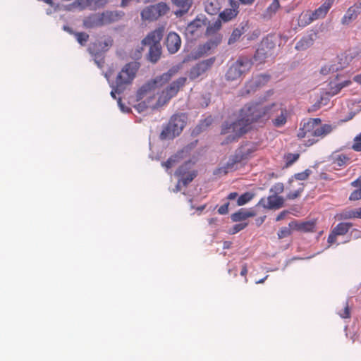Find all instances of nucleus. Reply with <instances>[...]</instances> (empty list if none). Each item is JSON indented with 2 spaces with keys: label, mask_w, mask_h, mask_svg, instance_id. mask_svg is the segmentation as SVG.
<instances>
[{
  "label": "nucleus",
  "mask_w": 361,
  "mask_h": 361,
  "mask_svg": "<svg viewBox=\"0 0 361 361\" xmlns=\"http://www.w3.org/2000/svg\"><path fill=\"white\" fill-rule=\"evenodd\" d=\"M357 11H355L350 6L346 11V13L342 18L341 24L343 25H348L350 24L357 18L358 15L360 14Z\"/></svg>",
  "instance_id": "23"
},
{
  "label": "nucleus",
  "mask_w": 361,
  "mask_h": 361,
  "mask_svg": "<svg viewBox=\"0 0 361 361\" xmlns=\"http://www.w3.org/2000/svg\"><path fill=\"white\" fill-rule=\"evenodd\" d=\"M324 98L323 97H321L320 99L317 101L314 105H312L309 109V112H312L317 111L318 109L320 108L321 104L323 101Z\"/></svg>",
  "instance_id": "47"
},
{
  "label": "nucleus",
  "mask_w": 361,
  "mask_h": 361,
  "mask_svg": "<svg viewBox=\"0 0 361 361\" xmlns=\"http://www.w3.org/2000/svg\"><path fill=\"white\" fill-rule=\"evenodd\" d=\"M315 127L319 125L322 122L320 118H310L309 120Z\"/></svg>",
  "instance_id": "59"
},
{
  "label": "nucleus",
  "mask_w": 361,
  "mask_h": 361,
  "mask_svg": "<svg viewBox=\"0 0 361 361\" xmlns=\"http://www.w3.org/2000/svg\"><path fill=\"white\" fill-rule=\"evenodd\" d=\"M231 219L233 222L243 221L246 220L245 210L241 209L231 215Z\"/></svg>",
  "instance_id": "36"
},
{
  "label": "nucleus",
  "mask_w": 361,
  "mask_h": 361,
  "mask_svg": "<svg viewBox=\"0 0 361 361\" xmlns=\"http://www.w3.org/2000/svg\"><path fill=\"white\" fill-rule=\"evenodd\" d=\"M288 213V211H283L282 212H281V213L277 216V217H276V221H279L283 220V219L285 218L286 215Z\"/></svg>",
  "instance_id": "55"
},
{
  "label": "nucleus",
  "mask_w": 361,
  "mask_h": 361,
  "mask_svg": "<svg viewBox=\"0 0 361 361\" xmlns=\"http://www.w3.org/2000/svg\"><path fill=\"white\" fill-rule=\"evenodd\" d=\"M350 200H358L361 199V188L353 191L349 198Z\"/></svg>",
  "instance_id": "44"
},
{
  "label": "nucleus",
  "mask_w": 361,
  "mask_h": 361,
  "mask_svg": "<svg viewBox=\"0 0 361 361\" xmlns=\"http://www.w3.org/2000/svg\"><path fill=\"white\" fill-rule=\"evenodd\" d=\"M172 4L178 8V10L176 11L177 16H183L188 13L190 8L192 0H171Z\"/></svg>",
  "instance_id": "19"
},
{
  "label": "nucleus",
  "mask_w": 361,
  "mask_h": 361,
  "mask_svg": "<svg viewBox=\"0 0 361 361\" xmlns=\"http://www.w3.org/2000/svg\"><path fill=\"white\" fill-rule=\"evenodd\" d=\"M354 214V217H360L361 218V209L357 210H353Z\"/></svg>",
  "instance_id": "64"
},
{
  "label": "nucleus",
  "mask_w": 361,
  "mask_h": 361,
  "mask_svg": "<svg viewBox=\"0 0 361 361\" xmlns=\"http://www.w3.org/2000/svg\"><path fill=\"white\" fill-rule=\"evenodd\" d=\"M187 78L180 77L170 84L159 95L154 107H159L165 105L169 100L175 97L186 83Z\"/></svg>",
  "instance_id": "9"
},
{
  "label": "nucleus",
  "mask_w": 361,
  "mask_h": 361,
  "mask_svg": "<svg viewBox=\"0 0 361 361\" xmlns=\"http://www.w3.org/2000/svg\"><path fill=\"white\" fill-rule=\"evenodd\" d=\"M341 89L342 88H341V85L339 84H338V85H335V87H331V92H326V94L334 95V94H337Z\"/></svg>",
  "instance_id": "51"
},
{
  "label": "nucleus",
  "mask_w": 361,
  "mask_h": 361,
  "mask_svg": "<svg viewBox=\"0 0 361 361\" xmlns=\"http://www.w3.org/2000/svg\"><path fill=\"white\" fill-rule=\"evenodd\" d=\"M139 66L135 62L126 64L121 71L118 73L115 84L116 91L120 94L125 89L126 85H130L135 77Z\"/></svg>",
  "instance_id": "6"
},
{
  "label": "nucleus",
  "mask_w": 361,
  "mask_h": 361,
  "mask_svg": "<svg viewBox=\"0 0 361 361\" xmlns=\"http://www.w3.org/2000/svg\"><path fill=\"white\" fill-rule=\"evenodd\" d=\"M187 119L188 117L184 113L173 114L168 123L163 127L160 139L170 140L178 136L185 128Z\"/></svg>",
  "instance_id": "4"
},
{
  "label": "nucleus",
  "mask_w": 361,
  "mask_h": 361,
  "mask_svg": "<svg viewBox=\"0 0 361 361\" xmlns=\"http://www.w3.org/2000/svg\"><path fill=\"white\" fill-rule=\"evenodd\" d=\"M338 63L336 64V67L338 68V70L343 69L353 60V57L350 54L346 52L343 53L338 56Z\"/></svg>",
  "instance_id": "26"
},
{
  "label": "nucleus",
  "mask_w": 361,
  "mask_h": 361,
  "mask_svg": "<svg viewBox=\"0 0 361 361\" xmlns=\"http://www.w3.org/2000/svg\"><path fill=\"white\" fill-rule=\"evenodd\" d=\"M310 173H311L310 170L306 169L304 172L296 173L295 175V178L297 180H306L309 177Z\"/></svg>",
  "instance_id": "42"
},
{
  "label": "nucleus",
  "mask_w": 361,
  "mask_h": 361,
  "mask_svg": "<svg viewBox=\"0 0 361 361\" xmlns=\"http://www.w3.org/2000/svg\"><path fill=\"white\" fill-rule=\"evenodd\" d=\"M284 200L282 197L276 195H271L268 197V205L263 204L264 207L273 209H279L283 205Z\"/></svg>",
  "instance_id": "21"
},
{
  "label": "nucleus",
  "mask_w": 361,
  "mask_h": 361,
  "mask_svg": "<svg viewBox=\"0 0 361 361\" xmlns=\"http://www.w3.org/2000/svg\"><path fill=\"white\" fill-rule=\"evenodd\" d=\"M164 28L158 27L149 32L147 35L142 40V44L149 46V52L147 59L152 63H156L161 56V46L160 41L163 37Z\"/></svg>",
  "instance_id": "3"
},
{
  "label": "nucleus",
  "mask_w": 361,
  "mask_h": 361,
  "mask_svg": "<svg viewBox=\"0 0 361 361\" xmlns=\"http://www.w3.org/2000/svg\"><path fill=\"white\" fill-rule=\"evenodd\" d=\"M181 45L180 36L176 32H169L166 39V46L171 54L176 53Z\"/></svg>",
  "instance_id": "18"
},
{
  "label": "nucleus",
  "mask_w": 361,
  "mask_h": 361,
  "mask_svg": "<svg viewBox=\"0 0 361 361\" xmlns=\"http://www.w3.org/2000/svg\"><path fill=\"white\" fill-rule=\"evenodd\" d=\"M239 4L234 0H229V8H227V21L235 18L238 13Z\"/></svg>",
  "instance_id": "27"
},
{
  "label": "nucleus",
  "mask_w": 361,
  "mask_h": 361,
  "mask_svg": "<svg viewBox=\"0 0 361 361\" xmlns=\"http://www.w3.org/2000/svg\"><path fill=\"white\" fill-rule=\"evenodd\" d=\"M272 38V36H268L262 40L254 56V59L256 61L262 63L265 61L266 59L271 56V50L275 47V42Z\"/></svg>",
  "instance_id": "10"
},
{
  "label": "nucleus",
  "mask_w": 361,
  "mask_h": 361,
  "mask_svg": "<svg viewBox=\"0 0 361 361\" xmlns=\"http://www.w3.org/2000/svg\"><path fill=\"white\" fill-rule=\"evenodd\" d=\"M288 226L294 230L310 231H312L314 227V223L311 221H306L298 224L295 221H292L289 224Z\"/></svg>",
  "instance_id": "24"
},
{
  "label": "nucleus",
  "mask_w": 361,
  "mask_h": 361,
  "mask_svg": "<svg viewBox=\"0 0 361 361\" xmlns=\"http://www.w3.org/2000/svg\"><path fill=\"white\" fill-rule=\"evenodd\" d=\"M332 130L331 125L325 124L320 128L315 129L312 133V135L315 137L324 136L330 133Z\"/></svg>",
  "instance_id": "30"
},
{
  "label": "nucleus",
  "mask_w": 361,
  "mask_h": 361,
  "mask_svg": "<svg viewBox=\"0 0 361 361\" xmlns=\"http://www.w3.org/2000/svg\"><path fill=\"white\" fill-rule=\"evenodd\" d=\"M348 159V158L345 155H339L335 160V163L337 164L338 166H343L346 161Z\"/></svg>",
  "instance_id": "45"
},
{
  "label": "nucleus",
  "mask_w": 361,
  "mask_h": 361,
  "mask_svg": "<svg viewBox=\"0 0 361 361\" xmlns=\"http://www.w3.org/2000/svg\"><path fill=\"white\" fill-rule=\"evenodd\" d=\"M270 79L269 75H260L253 78L245 87V94H249L251 92L255 91L257 88L264 85ZM245 95V93H243Z\"/></svg>",
  "instance_id": "17"
},
{
  "label": "nucleus",
  "mask_w": 361,
  "mask_h": 361,
  "mask_svg": "<svg viewBox=\"0 0 361 361\" xmlns=\"http://www.w3.org/2000/svg\"><path fill=\"white\" fill-rule=\"evenodd\" d=\"M341 316L343 318H348L350 317V310L348 305H346V307H345L344 313L341 314Z\"/></svg>",
  "instance_id": "58"
},
{
  "label": "nucleus",
  "mask_w": 361,
  "mask_h": 361,
  "mask_svg": "<svg viewBox=\"0 0 361 361\" xmlns=\"http://www.w3.org/2000/svg\"><path fill=\"white\" fill-rule=\"evenodd\" d=\"M210 24L208 25V26ZM207 27V22L205 19L196 18L192 21L186 27V31L192 37H198Z\"/></svg>",
  "instance_id": "16"
},
{
  "label": "nucleus",
  "mask_w": 361,
  "mask_h": 361,
  "mask_svg": "<svg viewBox=\"0 0 361 361\" xmlns=\"http://www.w3.org/2000/svg\"><path fill=\"white\" fill-rule=\"evenodd\" d=\"M317 34L316 32L310 33L307 37H304L300 40L295 48L297 49H305L313 44L314 41L317 39Z\"/></svg>",
  "instance_id": "20"
},
{
  "label": "nucleus",
  "mask_w": 361,
  "mask_h": 361,
  "mask_svg": "<svg viewBox=\"0 0 361 361\" xmlns=\"http://www.w3.org/2000/svg\"><path fill=\"white\" fill-rule=\"evenodd\" d=\"M247 225H248V223H247V222H242L240 224H237L234 225L233 228H230L229 233L232 234V235L235 234L238 232H239V231L243 230L245 228H246Z\"/></svg>",
  "instance_id": "38"
},
{
  "label": "nucleus",
  "mask_w": 361,
  "mask_h": 361,
  "mask_svg": "<svg viewBox=\"0 0 361 361\" xmlns=\"http://www.w3.org/2000/svg\"><path fill=\"white\" fill-rule=\"evenodd\" d=\"M351 226V223H340L334 228L333 231L337 235H345Z\"/></svg>",
  "instance_id": "31"
},
{
  "label": "nucleus",
  "mask_w": 361,
  "mask_h": 361,
  "mask_svg": "<svg viewBox=\"0 0 361 361\" xmlns=\"http://www.w3.org/2000/svg\"><path fill=\"white\" fill-rule=\"evenodd\" d=\"M274 190L276 192H282L283 190V183H278L274 186Z\"/></svg>",
  "instance_id": "56"
},
{
  "label": "nucleus",
  "mask_w": 361,
  "mask_h": 361,
  "mask_svg": "<svg viewBox=\"0 0 361 361\" xmlns=\"http://www.w3.org/2000/svg\"><path fill=\"white\" fill-rule=\"evenodd\" d=\"M176 73V68H171L166 73H163L161 75L157 76L154 79L148 81L137 90L136 95L137 100H141L145 97H147L148 99L147 105H146L145 102H144L143 107H147L148 105H149V99L154 98L155 89L159 86H162L164 84L169 81ZM137 108L139 111H140V109L142 108L141 103L137 105Z\"/></svg>",
  "instance_id": "2"
},
{
  "label": "nucleus",
  "mask_w": 361,
  "mask_h": 361,
  "mask_svg": "<svg viewBox=\"0 0 361 361\" xmlns=\"http://www.w3.org/2000/svg\"><path fill=\"white\" fill-rule=\"evenodd\" d=\"M133 1V0H121V6L126 7L130 5V4Z\"/></svg>",
  "instance_id": "62"
},
{
  "label": "nucleus",
  "mask_w": 361,
  "mask_h": 361,
  "mask_svg": "<svg viewBox=\"0 0 361 361\" xmlns=\"http://www.w3.org/2000/svg\"><path fill=\"white\" fill-rule=\"evenodd\" d=\"M239 197L238 195V192H231L228 196H227V199H228L229 200H235L236 198L238 199V197Z\"/></svg>",
  "instance_id": "57"
},
{
  "label": "nucleus",
  "mask_w": 361,
  "mask_h": 361,
  "mask_svg": "<svg viewBox=\"0 0 361 361\" xmlns=\"http://www.w3.org/2000/svg\"><path fill=\"white\" fill-rule=\"evenodd\" d=\"M335 0H326V1L317 9L315 10L319 18H324L328 13Z\"/></svg>",
  "instance_id": "28"
},
{
  "label": "nucleus",
  "mask_w": 361,
  "mask_h": 361,
  "mask_svg": "<svg viewBox=\"0 0 361 361\" xmlns=\"http://www.w3.org/2000/svg\"><path fill=\"white\" fill-rule=\"evenodd\" d=\"M181 153L180 152L177 154L170 157L166 161L161 163V166L166 168V169H169L172 168L176 164L179 162L181 159Z\"/></svg>",
  "instance_id": "29"
},
{
  "label": "nucleus",
  "mask_w": 361,
  "mask_h": 361,
  "mask_svg": "<svg viewBox=\"0 0 361 361\" xmlns=\"http://www.w3.org/2000/svg\"><path fill=\"white\" fill-rule=\"evenodd\" d=\"M245 32V27L244 25H240L239 27L235 28L228 42H227V44H233L234 43H235L237 41L239 40V39L240 38V37L242 36V35Z\"/></svg>",
  "instance_id": "25"
},
{
  "label": "nucleus",
  "mask_w": 361,
  "mask_h": 361,
  "mask_svg": "<svg viewBox=\"0 0 361 361\" xmlns=\"http://www.w3.org/2000/svg\"><path fill=\"white\" fill-rule=\"evenodd\" d=\"M250 153H251V150L247 147L244 146L239 147L235 152V154L231 156L229 161L227 162V171L228 170H236L240 162L247 159Z\"/></svg>",
  "instance_id": "12"
},
{
  "label": "nucleus",
  "mask_w": 361,
  "mask_h": 361,
  "mask_svg": "<svg viewBox=\"0 0 361 361\" xmlns=\"http://www.w3.org/2000/svg\"><path fill=\"white\" fill-rule=\"evenodd\" d=\"M279 8V3L278 0H274L272 4L270 6L269 9L276 11Z\"/></svg>",
  "instance_id": "53"
},
{
  "label": "nucleus",
  "mask_w": 361,
  "mask_h": 361,
  "mask_svg": "<svg viewBox=\"0 0 361 361\" xmlns=\"http://www.w3.org/2000/svg\"><path fill=\"white\" fill-rule=\"evenodd\" d=\"M113 39L111 37H105L104 39L98 40L91 44L88 48L92 55L97 56L100 53L108 51L113 45Z\"/></svg>",
  "instance_id": "15"
},
{
  "label": "nucleus",
  "mask_w": 361,
  "mask_h": 361,
  "mask_svg": "<svg viewBox=\"0 0 361 361\" xmlns=\"http://www.w3.org/2000/svg\"><path fill=\"white\" fill-rule=\"evenodd\" d=\"M205 11L210 15H215L218 13L219 8L218 7L217 2L215 1L207 3L205 6Z\"/></svg>",
  "instance_id": "34"
},
{
  "label": "nucleus",
  "mask_w": 361,
  "mask_h": 361,
  "mask_svg": "<svg viewBox=\"0 0 361 361\" xmlns=\"http://www.w3.org/2000/svg\"><path fill=\"white\" fill-rule=\"evenodd\" d=\"M215 61V58L212 57L207 60L202 61L194 66L190 71L189 76L191 80H195L208 71Z\"/></svg>",
  "instance_id": "14"
},
{
  "label": "nucleus",
  "mask_w": 361,
  "mask_h": 361,
  "mask_svg": "<svg viewBox=\"0 0 361 361\" xmlns=\"http://www.w3.org/2000/svg\"><path fill=\"white\" fill-rule=\"evenodd\" d=\"M354 141L352 149L356 152H361V133L354 138Z\"/></svg>",
  "instance_id": "40"
},
{
  "label": "nucleus",
  "mask_w": 361,
  "mask_h": 361,
  "mask_svg": "<svg viewBox=\"0 0 361 361\" xmlns=\"http://www.w3.org/2000/svg\"><path fill=\"white\" fill-rule=\"evenodd\" d=\"M213 118L212 116H208L206 118L201 120L200 122L192 130V134L197 135L204 130H205L209 126L212 125Z\"/></svg>",
  "instance_id": "22"
},
{
  "label": "nucleus",
  "mask_w": 361,
  "mask_h": 361,
  "mask_svg": "<svg viewBox=\"0 0 361 361\" xmlns=\"http://www.w3.org/2000/svg\"><path fill=\"white\" fill-rule=\"evenodd\" d=\"M352 185L354 187L361 188V176L356 180L352 183Z\"/></svg>",
  "instance_id": "60"
},
{
  "label": "nucleus",
  "mask_w": 361,
  "mask_h": 361,
  "mask_svg": "<svg viewBox=\"0 0 361 361\" xmlns=\"http://www.w3.org/2000/svg\"><path fill=\"white\" fill-rule=\"evenodd\" d=\"M245 215L246 219L250 217H253L256 215L255 212L253 211H245Z\"/></svg>",
  "instance_id": "61"
},
{
  "label": "nucleus",
  "mask_w": 361,
  "mask_h": 361,
  "mask_svg": "<svg viewBox=\"0 0 361 361\" xmlns=\"http://www.w3.org/2000/svg\"><path fill=\"white\" fill-rule=\"evenodd\" d=\"M91 0H77L76 3L81 8H84L85 7L89 6L90 4Z\"/></svg>",
  "instance_id": "49"
},
{
  "label": "nucleus",
  "mask_w": 361,
  "mask_h": 361,
  "mask_svg": "<svg viewBox=\"0 0 361 361\" xmlns=\"http://www.w3.org/2000/svg\"><path fill=\"white\" fill-rule=\"evenodd\" d=\"M78 43L84 46L89 39V35L85 32H75L74 33Z\"/></svg>",
  "instance_id": "37"
},
{
  "label": "nucleus",
  "mask_w": 361,
  "mask_h": 361,
  "mask_svg": "<svg viewBox=\"0 0 361 361\" xmlns=\"http://www.w3.org/2000/svg\"><path fill=\"white\" fill-rule=\"evenodd\" d=\"M221 27V22L219 19L216 20L214 23L209 25L207 27L206 35L212 37L205 44L199 47V53L205 54L211 49H214L221 42L222 37L218 34V31Z\"/></svg>",
  "instance_id": "7"
},
{
  "label": "nucleus",
  "mask_w": 361,
  "mask_h": 361,
  "mask_svg": "<svg viewBox=\"0 0 361 361\" xmlns=\"http://www.w3.org/2000/svg\"><path fill=\"white\" fill-rule=\"evenodd\" d=\"M314 128L315 126L309 121L307 123L304 124L302 130H305L306 133L313 132L315 130Z\"/></svg>",
  "instance_id": "46"
},
{
  "label": "nucleus",
  "mask_w": 361,
  "mask_h": 361,
  "mask_svg": "<svg viewBox=\"0 0 361 361\" xmlns=\"http://www.w3.org/2000/svg\"><path fill=\"white\" fill-rule=\"evenodd\" d=\"M312 22V18L309 16V13H302L298 18V25L305 27Z\"/></svg>",
  "instance_id": "35"
},
{
  "label": "nucleus",
  "mask_w": 361,
  "mask_h": 361,
  "mask_svg": "<svg viewBox=\"0 0 361 361\" xmlns=\"http://www.w3.org/2000/svg\"><path fill=\"white\" fill-rule=\"evenodd\" d=\"M293 229L292 228L289 227H283L282 228L279 232L278 233L279 238L281 239L283 238H286L290 235V230Z\"/></svg>",
  "instance_id": "41"
},
{
  "label": "nucleus",
  "mask_w": 361,
  "mask_h": 361,
  "mask_svg": "<svg viewBox=\"0 0 361 361\" xmlns=\"http://www.w3.org/2000/svg\"><path fill=\"white\" fill-rule=\"evenodd\" d=\"M279 106L278 103L263 106L262 102L250 103L241 110L243 118L227 127V142L242 136L250 129V125L273 114L272 109Z\"/></svg>",
  "instance_id": "1"
},
{
  "label": "nucleus",
  "mask_w": 361,
  "mask_h": 361,
  "mask_svg": "<svg viewBox=\"0 0 361 361\" xmlns=\"http://www.w3.org/2000/svg\"><path fill=\"white\" fill-rule=\"evenodd\" d=\"M251 66L247 59H240L232 64L227 71V80H235L240 78L243 73L248 70Z\"/></svg>",
  "instance_id": "11"
},
{
  "label": "nucleus",
  "mask_w": 361,
  "mask_h": 361,
  "mask_svg": "<svg viewBox=\"0 0 361 361\" xmlns=\"http://www.w3.org/2000/svg\"><path fill=\"white\" fill-rule=\"evenodd\" d=\"M337 235L332 231L328 238V243L329 244H333L336 241Z\"/></svg>",
  "instance_id": "52"
},
{
  "label": "nucleus",
  "mask_w": 361,
  "mask_h": 361,
  "mask_svg": "<svg viewBox=\"0 0 361 361\" xmlns=\"http://www.w3.org/2000/svg\"><path fill=\"white\" fill-rule=\"evenodd\" d=\"M355 11H358L357 12L361 13V0H359L357 3H355L353 6H351Z\"/></svg>",
  "instance_id": "54"
},
{
  "label": "nucleus",
  "mask_w": 361,
  "mask_h": 361,
  "mask_svg": "<svg viewBox=\"0 0 361 361\" xmlns=\"http://www.w3.org/2000/svg\"><path fill=\"white\" fill-rule=\"evenodd\" d=\"M189 164L190 163H186L180 166L176 171V176L179 178L178 183L176 185V191L180 190L179 184L180 183H182L184 186H186L197 176L196 171H187Z\"/></svg>",
  "instance_id": "13"
},
{
  "label": "nucleus",
  "mask_w": 361,
  "mask_h": 361,
  "mask_svg": "<svg viewBox=\"0 0 361 361\" xmlns=\"http://www.w3.org/2000/svg\"><path fill=\"white\" fill-rule=\"evenodd\" d=\"M279 109L281 110V115L279 116H278L274 121V125L278 127L283 125L286 122V117L283 114L284 111L282 109V108L281 107V105L279 104V106L277 108L272 109V111H274L273 113Z\"/></svg>",
  "instance_id": "33"
},
{
  "label": "nucleus",
  "mask_w": 361,
  "mask_h": 361,
  "mask_svg": "<svg viewBox=\"0 0 361 361\" xmlns=\"http://www.w3.org/2000/svg\"><path fill=\"white\" fill-rule=\"evenodd\" d=\"M170 10L169 6L165 2L149 5L145 7L140 12L141 20L143 22H153L160 17L165 16Z\"/></svg>",
  "instance_id": "8"
},
{
  "label": "nucleus",
  "mask_w": 361,
  "mask_h": 361,
  "mask_svg": "<svg viewBox=\"0 0 361 361\" xmlns=\"http://www.w3.org/2000/svg\"><path fill=\"white\" fill-rule=\"evenodd\" d=\"M255 197V194L250 192H246L241 195L236 200V206H243L250 201Z\"/></svg>",
  "instance_id": "32"
},
{
  "label": "nucleus",
  "mask_w": 361,
  "mask_h": 361,
  "mask_svg": "<svg viewBox=\"0 0 361 361\" xmlns=\"http://www.w3.org/2000/svg\"><path fill=\"white\" fill-rule=\"evenodd\" d=\"M299 154H288L286 157V166L293 164L298 158Z\"/></svg>",
  "instance_id": "43"
},
{
  "label": "nucleus",
  "mask_w": 361,
  "mask_h": 361,
  "mask_svg": "<svg viewBox=\"0 0 361 361\" xmlns=\"http://www.w3.org/2000/svg\"><path fill=\"white\" fill-rule=\"evenodd\" d=\"M218 212L220 214H226V204L221 205L219 209H218Z\"/></svg>",
  "instance_id": "63"
},
{
  "label": "nucleus",
  "mask_w": 361,
  "mask_h": 361,
  "mask_svg": "<svg viewBox=\"0 0 361 361\" xmlns=\"http://www.w3.org/2000/svg\"><path fill=\"white\" fill-rule=\"evenodd\" d=\"M353 217H354L353 211H349V212H345L341 214L340 219H350Z\"/></svg>",
  "instance_id": "50"
},
{
  "label": "nucleus",
  "mask_w": 361,
  "mask_h": 361,
  "mask_svg": "<svg viewBox=\"0 0 361 361\" xmlns=\"http://www.w3.org/2000/svg\"><path fill=\"white\" fill-rule=\"evenodd\" d=\"M338 68L336 67V64H332L330 66H324L320 70V73L323 75H327L331 72L338 71Z\"/></svg>",
  "instance_id": "39"
},
{
  "label": "nucleus",
  "mask_w": 361,
  "mask_h": 361,
  "mask_svg": "<svg viewBox=\"0 0 361 361\" xmlns=\"http://www.w3.org/2000/svg\"><path fill=\"white\" fill-rule=\"evenodd\" d=\"M302 189H300V190H296L295 192H293V193H289L288 195H287V198L289 199V200H294L295 198H297L298 197H299L300 192H302Z\"/></svg>",
  "instance_id": "48"
},
{
  "label": "nucleus",
  "mask_w": 361,
  "mask_h": 361,
  "mask_svg": "<svg viewBox=\"0 0 361 361\" xmlns=\"http://www.w3.org/2000/svg\"><path fill=\"white\" fill-rule=\"evenodd\" d=\"M123 16V13L118 11H106L102 13H94L83 20V25L86 28H94L118 21Z\"/></svg>",
  "instance_id": "5"
}]
</instances>
